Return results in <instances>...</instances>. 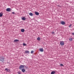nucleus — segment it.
Returning a JSON list of instances; mask_svg holds the SVG:
<instances>
[{"instance_id":"1","label":"nucleus","mask_w":74,"mask_h":74,"mask_svg":"<svg viewBox=\"0 0 74 74\" xmlns=\"http://www.w3.org/2000/svg\"><path fill=\"white\" fill-rule=\"evenodd\" d=\"M24 65H21L20 66V67H19V69L20 70H21L22 69H23V68H24Z\"/></svg>"},{"instance_id":"2","label":"nucleus","mask_w":74,"mask_h":74,"mask_svg":"<svg viewBox=\"0 0 74 74\" xmlns=\"http://www.w3.org/2000/svg\"><path fill=\"white\" fill-rule=\"evenodd\" d=\"M0 61H1V62H4V58L3 57L0 58Z\"/></svg>"},{"instance_id":"3","label":"nucleus","mask_w":74,"mask_h":74,"mask_svg":"<svg viewBox=\"0 0 74 74\" xmlns=\"http://www.w3.org/2000/svg\"><path fill=\"white\" fill-rule=\"evenodd\" d=\"M60 44L61 45H64V42L63 41H60Z\"/></svg>"},{"instance_id":"4","label":"nucleus","mask_w":74,"mask_h":74,"mask_svg":"<svg viewBox=\"0 0 74 74\" xmlns=\"http://www.w3.org/2000/svg\"><path fill=\"white\" fill-rule=\"evenodd\" d=\"M5 70H7V71H8V72H9V73H10V69H8L7 68H6L5 69Z\"/></svg>"},{"instance_id":"5","label":"nucleus","mask_w":74,"mask_h":74,"mask_svg":"<svg viewBox=\"0 0 74 74\" xmlns=\"http://www.w3.org/2000/svg\"><path fill=\"white\" fill-rule=\"evenodd\" d=\"M61 24L63 25H64L65 24V23L64 21H62L61 23Z\"/></svg>"},{"instance_id":"6","label":"nucleus","mask_w":74,"mask_h":74,"mask_svg":"<svg viewBox=\"0 0 74 74\" xmlns=\"http://www.w3.org/2000/svg\"><path fill=\"white\" fill-rule=\"evenodd\" d=\"M21 71H22V72H23V73H24V72H25V69H21Z\"/></svg>"},{"instance_id":"7","label":"nucleus","mask_w":74,"mask_h":74,"mask_svg":"<svg viewBox=\"0 0 74 74\" xmlns=\"http://www.w3.org/2000/svg\"><path fill=\"white\" fill-rule=\"evenodd\" d=\"M35 14H36V15H39V13L37 12H35Z\"/></svg>"},{"instance_id":"8","label":"nucleus","mask_w":74,"mask_h":74,"mask_svg":"<svg viewBox=\"0 0 74 74\" xmlns=\"http://www.w3.org/2000/svg\"><path fill=\"white\" fill-rule=\"evenodd\" d=\"M39 50L40 52H43V49L42 48L40 49Z\"/></svg>"},{"instance_id":"9","label":"nucleus","mask_w":74,"mask_h":74,"mask_svg":"<svg viewBox=\"0 0 74 74\" xmlns=\"http://www.w3.org/2000/svg\"><path fill=\"white\" fill-rule=\"evenodd\" d=\"M6 10L8 12H10V8H8Z\"/></svg>"},{"instance_id":"10","label":"nucleus","mask_w":74,"mask_h":74,"mask_svg":"<svg viewBox=\"0 0 74 74\" xmlns=\"http://www.w3.org/2000/svg\"><path fill=\"white\" fill-rule=\"evenodd\" d=\"M56 72L55 71H52L51 72V74H55Z\"/></svg>"},{"instance_id":"11","label":"nucleus","mask_w":74,"mask_h":74,"mask_svg":"<svg viewBox=\"0 0 74 74\" xmlns=\"http://www.w3.org/2000/svg\"><path fill=\"white\" fill-rule=\"evenodd\" d=\"M3 14L2 12L0 13V17H1L3 16Z\"/></svg>"},{"instance_id":"12","label":"nucleus","mask_w":74,"mask_h":74,"mask_svg":"<svg viewBox=\"0 0 74 74\" xmlns=\"http://www.w3.org/2000/svg\"><path fill=\"white\" fill-rule=\"evenodd\" d=\"M29 15H30L31 16H33V14L32 13H29Z\"/></svg>"},{"instance_id":"13","label":"nucleus","mask_w":74,"mask_h":74,"mask_svg":"<svg viewBox=\"0 0 74 74\" xmlns=\"http://www.w3.org/2000/svg\"><path fill=\"white\" fill-rule=\"evenodd\" d=\"M25 31V30L24 29H21V32H23Z\"/></svg>"},{"instance_id":"14","label":"nucleus","mask_w":74,"mask_h":74,"mask_svg":"<svg viewBox=\"0 0 74 74\" xmlns=\"http://www.w3.org/2000/svg\"><path fill=\"white\" fill-rule=\"evenodd\" d=\"M26 18L25 17L22 18V20H25L26 19Z\"/></svg>"},{"instance_id":"15","label":"nucleus","mask_w":74,"mask_h":74,"mask_svg":"<svg viewBox=\"0 0 74 74\" xmlns=\"http://www.w3.org/2000/svg\"><path fill=\"white\" fill-rule=\"evenodd\" d=\"M73 39L72 38H70L69 39V40L70 41H72V40Z\"/></svg>"},{"instance_id":"16","label":"nucleus","mask_w":74,"mask_h":74,"mask_svg":"<svg viewBox=\"0 0 74 74\" xmlns=\"http://www.w3.org/2000/svg\"><path fill=\"white\" fill-rule=\"evenodd\" d=\"M40 38L39 37H38V38H37V40H40Z\"/></svg>"},{"instance_id":"17","label":"nucleus","mask_w":74,"mask_h":74,"mask_svg":"<svg viewBox=\"0 0 74 74\" xmlns=\"http://www.w3.org/2000/svg\"><path fill=\"white\" fill-rule=\"evenodd\" d=\"M25 53H29V51H26L25 52Z\"/></svg>"},{"instance_id":"18","label":"nucleus","mask_w":74,"mask_h":74,"mask_svg":"<svg viewBox=\"0 0 74 74\" xmlns=\"http://www.w3.org/2000/svg\"><path fill=\"white\" fill-rule=\"evenodd\" d=\"M18 41V40H14V42H17V41Z\"/></svg>"},{"instance_id":"19","label":"nucleus","mask_w":74,"mask_h":74,"mask_svg":"<svg viewBox=\"0 0 74 74\" xmlns=\"http://www.w3.org/2000/svg\"><path fill=\"white\" fill-rule=\"evenodd\" d=\"M23 45V46H26L27 45L26 44L24 43Z\"/></svg>"},{"instance_id":"20","label":"nucleus","mask_w":74,"mask_h":74,"mask_svg":"<svg viewBox=\"0 0 74 74\" xmlns=\"http://www.w3.org/2000/svg\"><path fill=\"white\" fill-rule=\"evenodd\" d=\"M34 52V51H31V53L32 54Z\"/></svg>"},{"instance_id":"21","label":"nucleus","mask_w":74,"mask_h":74,"mask_svg":"<svg viewBox=\"0 0 74 74\" xmlns=\"http://www.w3.org/2000/svg\"><path fill=\"white\" fill-rule=\"evenodd\" d=\"M60 66H64V65L62 64H60Z\"/></svg>"},{"instance_id":"22","label":"nucleus","mask_w":74,"mask_h":74,"mask_svg":"<svg viewBox=\"0 0 74 74\" xmlns=\"http://www.w3.org/2000/svg\"><path fill=\"white\" fill-rule=\"evenodd\" d=\"M51 33L52 34H54L55 33V32H51Z\"/></svg>"},{"instance_id":"23","label":"nucleus","mask_w":74,"mask_h":74,"mask_svg":"<svg viewBox=\"0 0 74 74\" xmlns=\"http://www.w3.org/2000/svg\"><path fill=\"white\" fill-rule=\"evenodd\" d=\"M18 74H21V72H18Z\"/></svg>"},{"instance_id":"24","label":"nucleus","mask_w":74,"mask_h":74,"mask_svg":"<svg viewBox=\"0 0 74 74\" xmlns=\"http://www.w3.org/2000/svg\"><path fill=\"white\" fill-rule=\"evenodd\" d=\"M72 34L74 36V33H72Z\"/></svg>"},{"instance_id":"25","label":"nucleus","mask_w":74,"mask_h":74,"mask_svg":"<svg viewBox=\"0 0 74 74\" xmlns=\"http://www.w3.org/2000/svg\"><path fill=\"white\" fill-rule=\"evenodd\" d=\"M12 13L13 14H15V13H14V12H12Z\"/></svg>"},{"instance_id":"26","label":"nucleus","mask_w":74,"mask_h":74,"mask_svg":"<svg viewBox=\"0 0 74 74\" xmlns=\"http://www.w3.org/2000/svg\"><path fill=\"white\" fill-rule=\"evenodd\" d=\"M72 25V24H70V26H71Z\"/></svg>"},{"instance_id":"27","label":"nucleus","mask_w":74,"mask_h":74,"mask_svg":"<svg viewBox=\"0 0 74 74\" xmlns=\"http://www.w3.org/2000/svg\"><path fill=\"white\" fill-rule=\"evenodd\" d=\"M69 27H71L70 26H69Z\"/></svg>"}]
</instances>
